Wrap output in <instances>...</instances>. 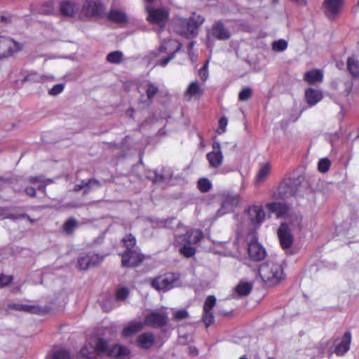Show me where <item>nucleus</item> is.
<instances>
[{
	"mask_svg": "<svg viewBox=\"0 0 359 359\" xmlns=\"http://www.w3.org/2000/svg\"><path fill=\"white\" fill-rule=\"evenodd\" d=\"M270 212L276 213L278 218H283L278 231V236L281 247L283 249H288L293 243V236L290 227L299 226L302 222V217L292 211L288 206L284 203L272 202L266 205Z\"/></svg>",
	"mask_w": 359,
	"mask_h": 359,
	"instance_id": "f257e3e1",
	"label": "nucleus"
},
{
	"mask_svg": "<svg viewBox=\"0 0 359 359\" xmlns=\"http://www.w3.org/2000/svg\"><path fill=\"white\" fill-rule=\"evenodd\" d=\"M204 18L196 13L189 18L177 16L174 20V31L187 39L198 35L199 27L204 22Z\"/></svg>",
	"mask_w": 359,
	"mask_h": 359,
	"instance_id": "f03ea898",
	"label": "nucleus"
},
{
	"mask_svg": "<svg viewBox=\"0 0 359 359\" xmlns=\"http://www.w3.org/2000/svg\"><path fill=\"white\" fill-rule=\"evenodd\" d=\"M259 274L262 280L269 285H275L283 279V269L280 264L268 261L262 264L259 269Z\"/></svg>",
	"mask_w": 359,
	"mask_h": 359,
	"instance_id": "7ed1b4c3",
	"label": "nucleus"
},
{
	"mask_svg": "<svg viewBox=\"0 0 359 359\" xmlns=\"http://www.w3.org/2000/svg\"><path fill=\"white\" fill-rule=\"evenodd\" d=\"M181 43L174 39H169L165 41L158 48L160 59L156 65L165 67L174 58L175 54L181 48Z\"/></svg>",
	"mask_w": 359,
	"mask_h": 359,
	"instance_id": "20e7f679",
	"label": "nucleus"
},
{
	"mask_svg": "<svg viewBox=\"0 0 359 359\" xmlns=\"http://www.w3.org/2000/svg\"><path fill=\"white\" fill-rule=\"evenodd\" d=\"M266 213L262 205H252L245 209L244 222L256 228L264 221Z\"/></svg>",
	"mask_w": 359,
	"mask_h": 359,
	"instance_id": "39448f33",
	"label": "nucleus"
},
{
	"mask_svg": "<svg viewBox=\"0 0 359 359\" xmlns=\"http://www.w3.org/2000/svg\"><path fill=\"white\" fill-rule=\"evenodd\" d=\"M90 348L93 353L97 351L113 357L126 355L130 353L128 348L118 344H114L111 347H109L107 341L102 339H97L96 340V347L90 346Z\"/></svg>",
	"mask_w": 359,
	"mask_h": 359,
	"instance_id": "423d86ee",
	"label": "nucleus"
},
{
	"mask_svg": "<svg viewBox=\"0 0 359 359\" xmlns=\"http://www.w3.org/2000/svg\"><path fill=\"white\" fill-rule=\"evenodd\" d=\"M146 9L148 13L147 20L153 25H156L162 28L168 22L169 13L167 10L163 8H154L149 5L146 6Z\"/></svg>",
	"mask_w": 359,
	"mask_h": 359,
	"instance_id": "0eeeda50",
	"label": "nucleus"
},
{
	"mask_svg": "<svg viewBox=\"0 0 359 359\" xmlns=\"http://www.w3.org/2000/svg\"><path fill=\"white\" fill-rule=\"evenodd\" d=\"M178 275L175 273H166L160 276L151 282V286L157 290H169L177 285Z\"/></svg>",
	"mask_w": 359,
	"mask_h": 359,
	"instance_id": "6e6552de",
	"label": "nucleus"
},
{
	"mask_svg": "<svg viewBox=\"0 0 359 359\" xmlns=\"http://www.w3.org/2000/svg\"><path fill=\"white\" fill-rule=\"evenodd\" d=\"M52 183L50 179H43L41 176L31 177L25 182V192L27 195L35 196L36 190L45 191L46 187Z\"/></svg>",
	"mask_w": 359,
	"mask_h": 359,
	"instance_id": "1a4fd4ad",
	"label": "nucleus"
},
{
	"mask_svg": "<svg viewBox=\"0 0 359 359\" xmlns=\"http://www.w3.org/2000/svg\"><path fill=\"white\" fill-rule=\"evenodd\" d=\"M22 46L9 37L0 36V58L7 57L20 50Z\"/></svg>",
	"mask_w": 359,
	"mask_h": 359,
	"instance_id": "9d476101",
	"label": "nucleus"
},
{
	"mask_svg": "<svg viewBox=\"0 0 359 359\" xmlns=\"http://www.w3.org/2000/svg\"><path fill=\"white\" fill-rule=\"evenodd\" d=\"M241 198L236 194H227L224 196L222 205L219 210L220 215L232 211L235 208L238 207L241 203Z\"/></svg>",
	"mask_w": 359,
	"mask_h": 359,
	"instance_id": "9b49d317",
	"label": "nucleus"
},
{
	"mask_svg": "<svg viewBox=\"0 0 359 359\" xmlns=\"http://www.w3.org/2000/svg\"><path fill=\"white\" fill-rule=\"evenodd\" d=\"M103 257L97 254L89 252L82 255L79 257L78 266L81 270H86L90 266H95L100 264Z\"/></svg>",
	"mask_w": 359,
	"mask_h": 359,
	"instance_id": "f8f14e48",
	"label": "nucleus"
},
{
	"mask_svg": "<svg viewBox=\"0 0 359 359\" xmlns=\"http://www.w3.org/2000/svg\"><path fill=\"white\" fill-rule=\"evenodd\" d=\"M344 0H324L323 7L328 18H334L341 11Z\"/></svg>",
	"mask_w": 359,
	"mask_h": 359,
	"instance_id": "ddd939ff",
	"label": "nucleus"
},
{
	"mask_svg": "<svg viewBox=\"0 0 359 359\" xmlns=\"http://www.w3.org/2000/svg\"><path fill=\"white\" fill-rule=\"evenodd\" d=\"M216 298L213 295L208 296L204 303L203 321L208 327L214 323V316L212 312L215 306Z\"/></svg>",
	"mask_w": 359,
	"mask_h": 359,
	"instance_id": "4468645a",
	"label": "nucleus"
},
{
	"mask_svg": "<svg viewBox=\"0 0 359 359\" xmlns=\"http://www.w3.org/2000/svg\"><path fill=\"white\" fill-rule=\"evenodd\" d=\"M144 257L137 250H126L122 255V265L126 267L137 266L143 261Z\"/></svg>",
	"mask_w": 359,
	"mask_h": 359,
	"instance_id": "2eb2a0df",
	"label": "nucleus"
},
{
	"mask_svg": "<svg viewBox=\"0 0 359 359\" xmlns=\"http://www.w3.org/2000/svg\"><path fill=\"white\" fill-rule=\"evenodd\" d=\"M248 251V256L252 261H261L266 256L265 248L257 241H252L249 243Z\"/></svg>",
	"mask_w": 359,
	"mask_h": 359,
	"instance_id": "dca6fc26",
	"label": "nucleus"
},
{
	"mask_svg": "<svg viewBox=\"0 0 359 359\" xmlns=\"http://www.w3.org/2000/svg\"><path fill=\"white\" fill-rule=\"evenodd\" d=\"M207 159L212 167L218 168L223 161L220 144L217 142L212 144V151L207 154Z\"/></svg>",
	"mask_w": 359,
	"mask_h": 359,
	"instance_id": "f3484780",
	"label": "nucleus"
},
{
	"mask_svg": "<svg viewBox=\"0 0 359 359\" xmlns=\"http://www.w3.org/2000/svg\"><path fill=\"white\" fill-rule=\"evenodd\" d=\"M204 93L203 88L201 86L198 81L195 80L189 83L184 93V97L190 100L191 99H198Z\"/></svg>",
	"mask_w": 359,
	"mask_h": 359,
	"instance_id": "a211bd4d",
	"label": "nucleus"
},
{
	"mask_svg": "<svg viewBox=\"0 0 359 359\" xmlns=\"http://www.w3.org/2000/svg\"><path fill=\"white\" fill-rule=\"evenodd\" d=\"M351 341V333L346 332L340 339H337L335 341L334 353L337 355H343L349 350Z\"/></svg>",
	"mask_w": 359,
	"mask_h": 359,
	"instance_id": "6ab92c4d",
	"label": "nucleus"
},
{
	"mask_svg": "<svg viewBox=\"0 0 359 359\" xmlns=\"http://www.w3.org/2000/svg\"><path fill=\"white\" fill-rule=\"evenodd\" d=\"M167 322V316L163 313L153 312L145 318V324L151 327H161Z\"/></svg>",
	"mask_w": 359,
	"mask_h": 359,
	"instance_id": "aec40b11",
	"label": "nucleus"
},
{
	"mask_svg": "<svg viewBox=\"0 0 359 359\" xmlns=\"http://www.w3.org/2000/svg\"><path fill=\"white\" fill-rule=\"evenodd\" d=\"M212 34L219 40H226L230 37L229 31L219 21L213 25Z\"/></svg>",
	"mask_w": 359,
	"mask_h": 359,
	"instance_id": "412c9836",
	"label": "nucleus"
},
{
	"mask_svg": "<svg viewBox=\"0 0 359 359\" xmlns=\"http://www.w3.org/2000/svg\"><path fill=\"white\" fill-rule=\"evenodd\" d=\"M323 98V93L320 90L308 88L305 91V99L310 106H313Z\"/></svg>",
	"mask_w": 359,
	"mask_h": 359,
	"instance_id": "4be33fe9",
	"label": "nucleus"
},
{
	"mask_svg": "<svg viewBox=\"0 0 359 359\" xmlns=\"http://www.w3.org/2000/svg\"><path fill=\"white\" fill-rule=\"evenodd\" d=\"M83 9L88 15L95 16L102 13V5L98 1H88L84 4Z\"/></svg>",
	"mask_w": 359,
	"mask_h": 359,
	"instance_id": "5701e85b",
	"label": "nucleus"
},
{
	"mask_svg": "<svg viewBox=\"0 0 359 359\" xmlns=\"http://www.w3.org/2000/svg\"><path fill=\"white\" fill-rule=\"evenodd\" d=\"M54 76L52 75H44V74H40L36 72L32 71L29 72L24 78V81H29V82H45L48 81H53Z\"/></svg>",
	"mask_w": 359,
	"mask_h": 359,
	"instance_id": "b1692460",
	"label": "nucleus"
},
{
	"mask_svg": "<svg viewBox=\"0 0 359 359\" xmlns=\"http://www.w3.org/2000/svg\"><path fill=\"white\" fill-rule=\"evenodd\" d=\"M304 80L309 84H313L317 82H322L323 74L319 69H312L304 74Z\"/></svg>",
	"mask_w": 359,
	"mask_h": 359,
	"instance_id": "393cba45",
	"label": "nucleus"
},
{
	"mask_svg": "<svg viewBox=\"0 0 359 359\" xmlns=\"http://www.w3.org/2000/svg\"><path fill=\"white\" fill-rule=\"evenodd\" d=\"M154 341V337L151 333H143L137 339V343L139 346L143 348H150Z\"/></svg>",
	"mask_w": 359,
	"mask_h": 359,
	"instance_id": "a878e982",
	"label": "nucleus"
},
{
	"mask_svg": "<svg viewBox=\"0 0 359 359\" xmlns=\"http://www.w3.org/2000/svg\"><path fill=\"white\" fill-rule=\"evenodd\" d=\"M252 289V286L248 282H241L236 287L233 294L234 298L246 296L250 294Z\"/></svg>",
	"mask_w": 359,
	"mask_h": 359,
	"instance_id": "bb28decb",
	"label": "nucleus"
},
{
	"mask_svg": "<svg viewBox=\"0 0 359 359\" xmlns=\"http://www.w3.org/2000/svg\"><path fill=\"white\" fill-rule=\"evenodd\" d=\"M108 18L116 23L123 24L127 22L128 17L126 14L119 10L113 9L111 10L108 15Z\"/></svg>",
	"mask_w": 359,
	"mask_h": 359,
	"instance_id": "cd10ccee",
	"label": "nucleus"
},
{
	"mask_svg": "<svg viewBox=\"0 0 359 359\" xmlns=\"http://www.w3.org/2000/svg\"><path fill=\"white\" fill-rule=\"evenodd\" d=\"M271 166L269 163H265L264 164H263L260 167V168L256 175L255 183L260 184V183L263 182L269 175L270 172H271Z\"/></svg>",
	"mask_w": 359,
	"mask_h": 359,
	"instance_id": "c85d7f7f",
	"label": "nucleus"
},
{
	"mask_svg": "<svg viewBox=\"0 0 359 359\" xmlns=\"http://www.w3.org/2000/svg\"><path fill=\"white\" fill-rule=\"evenodd\" d=\"M94 187H100V183L95 179H90L88 181L83 180L80 184L75 185L74 190L75 191H79L84 189V194H87L90 189Z\"/></svg>",
	"mask_w": 359,
	"mask_h": 359,
	"instance_id": "c756f323",
	"label": "nucleus"
},
{
	"mask_svg": "<svg viewBox=\"0 0 359 359\" xmlns=\"http://www.w3.org/2000/svg\"><path fill=\"white\" fill-rule=\"evenodd\" d=\"M90 346L95 348L96 341L95 342V344L90 343L83 347L80 352V354L82 357L86 358V359H97V356L103 354V353H98L97 351L93 353V350L90 348Z\"/></svg>",
	"mask_w": 359,
	"mask_h": 359,
	"instance_id": "7c9ffc66",
	"label": "nucleus"
},
{
	"mask_svg": "<svg viewBox=\"0 0 359 359\" xmlns=\"http://www.w3.org/2000/svg\"><path fill=\"white\" fill-rule=\"evenodd\" d=\"M9 308L16 311H22L32 313H38L41 311V309L36 306L24 304H12Z\"/></svg>",
	"mask_w": 359,
	"mask_h": 359,
	"instance_id": "2f4dec72",
	"label": "nucleus"
},
{
	"mask_svg": "<svg viewBox=\"0 0 359 359\" xmlns=\"http://www.w3.org/2000/svg\"><path fill=\"white\" fill-rule=\"evenodd\" d=\"M203 232L201 230H191L188 231L184 240L188 243L195 244L203 238Z\"/></svg>",
	"mask_w": 359,
	"mask_h": 359,
	"instance_id": "473e14b6",
	"label": "nucleus"
},
{
	"mask_svg": "<svg viewBox=\"0 0 359 359\" xmlns=\"http://www.w3.org/2000/svg\"><path fill=\"white\" fill-rule=\"evenodd\" d=\"M347 68L353 77H359V61L353 57H349L347 60Z\"/></svg>",
	"mask_w": 359,
	"mask_h": 359,
	"instance_id": "72a5a7b5",
	"label": "nucleus"
},
{
	"mask_svg": "<svg viewBox=\"0 0 359 359\" xmlns=\"http://www.w3.org/2000/svg\"><path fill=\"white\" fill-rule=\"evenodd\" d=\"M76 10L75 4L72 2L64 1L60 4V11L65 15L72 16L74 15Z\"/></svg>",
	"mask_w": 359,
	"mask_h": 359,
	"instance_id": "f704fd0d",
	"label": "nucleus"
},
{
	"mask_svg": "<svg viewBox=\"0 0 359 359\" xmlns=\"http://www.w3.org/2000/svg\"><path fill=\"white\" fill-rule=\"evenodd\" d=\"M143 327V324L140 322H135L130 324L128 327H125L123 330V335L124 337L130 336L135 332L140 330Z\"/></svg>",
	"mask_w": 359,
	"mask_h": 359,
	"instance_id": "c9c22d12",
	"label": "nucleus"
},
{
	"mask_svg": "<svg viewBox=\"0 0 359 359\" xmlns=\"http://www.w3.org/2000/svg\"><path fill=\"white\" fill-rule=\"evenodd\" d=\"M140 90H144L146 91L148 98H152L158 91V88L154 84L150 82L144 83L140 87Z\"/></svg>",
	"mask_w": 359,
	"mask_h": 359,
	"instance_id": "e433bc0d",
	"label": "nucleus"
},
{
	"mask_svg": "<svg viewBox=\"0 0 359 359\" xmlns=\"http://www.w3.org/2000/svg\"><path fill=\"white\" fill-rule=\"evenodd\" d=\"M123 55L121 51H113L107 56V60L111 64H119L122 62Z\"/></svg>",
	"mask_w": 359,
	"mask_h": 359,
	"instance_id": "4c0bfd02",
	"label": "nucleus"
},
{
	"mask_svg": "<svg viewBox=\"0 0 359 359\" xmlns=\"http://www.w3.org/2000/svg\"><path fill=\"white\" fill-rule=\"evenodd\" d=\"M123 242L124 245H126L127 250H134L135 245H136V240L135 238L131 235H127L123 238Z\"/></svg>",
	"mask_w": 359,
	"mask_h": 359,
	"instance_id": "58836bf2",
	"label": "nucleus"
},
{
	"mask_svg": "<svg viewBox=\"0 0 359 359\" xmlns=\"http://www.w3.org/2000/svg\"><path fill=\"white\" fill-rule=\"evenodd\" d=\"M70 354L65 349H58L53 352L50 359H69Z\"/></svg>",
	"mask_w": 359,
	"mask_h": 359,
	"instance_id": "ea45409f",
	"label": "nucleus"
},
{
	"mask_svg": "<svg viewBox=\"0 0 359 359\" xmlns=\"http://www.w3.org/2000/svg\"><path fill=\"white\" fill-rule=\"evenodd\" d=\"M287 48V42L284 39L275 41L272 43V49L276 52H282Z\"/></svg>",
	"mask_w": 359,
	"mask_h": 359,
	"instance_id": "a19ab883",
	"label": "nucleus"
},
{
	"mask_svg": "<svg viewBox=\"0 0 359 359\" xmlns=\"http://www.w3.org/2000/svg\"><path fill=\"white\" fill-rule=\"evenodd\" d=\"M77 221L75 219H69L64 224L63 230L67 233H71L77 226Z\"/></svg>",
	"mask_w": 359,
	"mask_h": 359,
	"instance_id": "79ce46f5",
	"label": "nucleus"
},
{
	"mask_svg": "<svg viewBox=\"0 0 359 359\" xmlns=\"http://www.w3.org/2000/svg\"><path fill=\"white\" fill-rule=\"evenodd\" d=\"M129 294V290L126 287L118 288L116 292V299L117 301L125 300Z\"/></svg>",
	"mask_w": 359,
	"mask_h": 359,
	"instance_id": "37998d69",
	"label": "nucleus"
},
{
	"mask_svg": "<svg viewBox=\"0 0 359 359\" xmlns=\"http://www.w3.org/2000/svg\"><path fill=\"white\" fill-rule=\"evenodd\" d=\"M330 166V161L327 158L320 159L318 164V169L320 172L325 173L328 171Z\"/></svg>",
	"mask_w": 359,
	"mask_h": 359,
	"instance_id": "c03bdc74",
	"label": "nucleus"
},
{
	"mask_svg": "<svg viewBox=\"0 0 359 359\" xmlns=\"http://www.w3.org/2000/svg\"><path fill=\"white\" fill-rule=\"evenodd\" d=\"M198 187L202 192H207L211 188V183L207 179H201L198 182Z\"/></svg>",
	"mask_w": 359,
	"mask_h": 359,
	"instance_id": "a18cd8bd",
	"label": "nucleus"
},
{
	"mask_svg": "<svg viewBox=\"0 0 359 359\" xmlns=\"http://www.w3.org/2000/svg\"><path fill=\"white\" fill-rule=\"evenodd\" d=\"M180 252L185 257H191L196 253V249L192 246L184 245L180 248Z\"/></svg>",
	"mask_w": 359,
	"mask_h": 359,
	"instance_id": "49530a36",
	"label": "nucleus"
},
{
	"mask_svg": "<svg viewBox=\"0 0 359 359\" xmlns=\"http://www.w3.org/2000/svg\"><path fill=\"white\" fill-rule=\"evenodd\" d=\"M252 96V90L250 88H245L241 90L238 95V99L241 101H247Z\"/></svg>",
	"mask_w": 359,
	"mask_h": 359,
	"instance_id": "de8ad7c7",
	"label": "nucleus"
},
{
	"mask_svg": "<svg viewBox=\"0 0 359 359\" xmlns=\"http://www.w3.org/2000/svg\"><path fill=\"white\" fill-rule=\"evenodd\" d=\"M208 63L209 60H207L198 71V76L203 81H205L208 78Z\"/></svg>",
	"mask_w": 359,
	"mask_h": 359,
	"instance_id": "09e8293b",
	"label": "nucleus"
},
{
	"mask_svg": "<svg viewBox=\"0 0 359 359\" xmlns=\"http://www.w3.org/2000/svg\"><path fill=\"white\" fill-rule=\"evenodd\" d=\"M65 88V85L62 83H58L55 85L52 88H50L48 91L49 95H57L61 93Z\"/></svg>",
	"mask_w": 359,
	"mask_h": 359,
	"instance_id": "8fccbe9b",
	"label": "nucleus"
},
{
	"mask_svg": "<svg viewBox=\"0 0 359 359\" xmlns=\"http://www.w3.org/2000/svg\"><path fill=\"white\" fill-rule=\"evenodd\" d=\"M228 124V119L226 117H222L219 121V126L217 133L222 134L225 132L226 128Z\"/></svg>",
	"mask_w": 359,
	"mask_h": 359,
	"instance_id": "3c124183",
	"label": "nucleus"
},
{
	"mask_svg": "<svg viewBox=\"0 0 359 359\" xmlns=\"http://www.w3.org/2000/svg\"><path fill=\"white\" fill-rule=\"evenodd\" d=\"M13 280L12 276H7L4 274H0V288L9 285Z\"/></svg>",
	"mask_w": 359,
	"mask_h": 359,
	"instance_id": "603ef678",
	"label": "nucleus"
},
{
	"mask_svg": "<svg viewBox=\"0 0 359 359\" xmlns=\"http://www.w3.org/2000/svg\"><path fill=\"white\" fill-rule=\"evenodd\" d=\"M174 317L176 319L182 320L188 317V313L186 310H180L175 313Z\"/></svg>",
	"mask_w": 359,
	"mask_h": 359,
	"instance_id": "864d4df0",
	"label": "nucleus"
},
{
	"mask_svg": "<svg viewBox=\"0 0 359 359\" xmlns=\"http://www.w3.org/2000/svg\"><path fill=\"white\" fill-rule=\"evenodd\" d=\"M285 189V188H284V187H281L280 188V194L281 195H283V197H287V196H290V195H292V193H290V194H287L286 192H285V191H283V189Z\"/></svg>",
	"mask_w": 359,
	"mask_h": 359,
	"instance_id": "5fc2aeb1",
	"label": "nucleus"
},
{
	"mask_svg": "<svg viewBox=\"0 0 359 359\" xmlns=\"http://www.w3.org/2000/svg\"><path fill=\"white\" fill-rule=\"evenodd\" d=\"M299 4L305 5L306 4V0H295Z\"/></svg>",
	"mask_w": 359,
	"mask_h": 359,
	"instance_id": "6e6d98bb",
	"label": "nucleus"
},
{
	"mask_svg": "<svg viewBox=\"0 0 359 359\" xmlns=\"http://www.w3.org/2000/svg\"><path fill=\"white\" fill-rule=\"evenodd\" d=\"M194 45H195V41H191V42L189 43V46H189V48L190 50H191V49L194 48Z\"/></svg>",
	"mask_w": 359,
	"mask_h": 359,
	"instance_id": "4d7b16f0",
	"label": "nucleus"
},
{
	"mask_svg": "<svg viewBox=\"0 0 359 359\" xmlns=\"http://www.w3.org/2000/svg\"><path fill=\"white\" fill-rule=\"evenodd\" d=\"M25 215H20L19 216H15V217H12V218L13 219H18V218H20V217H25Z\"/></svg>",
	"mask_w": 359,
	"mask_h": 359,
	"instance_id": "13d9d810",
	"label": "nucleus"
},
{
	"mask_svg": "<svg viewBox=\"0 0 359 359\" xmlns=\"http://www.w3.org/2000/svg\"><path fill=\"white\" fill-rule=\"evenodd\" d=\"M239 359H248V358H246V357H245V356H243V357L240 358Z\"/></svg>",
	"mask_w": 359,
	"mask_h": 359,
	"instance_id": "bf43d9fd",
	"label": "nucleus"
},
{
	"mask_svg": "<svg viewBox=\"0 0 359 359\" xmlns=\"http://www.w3.org/2000/svg\"><path fill=\"white\" fill-rule=\"evenodd\" d=\"M3 17L1 15H0V22L3 20Z\"/></svg>",
	"mask_w": 359,
	"mask_h": 359,
	"instance_id": "052dcab7",
	"label": "nucleus"
},
{
	"mask_svg": "<svg viewBox=\"0 0 359 359\" xmlns=\"http://www.w3.org/2000/svg\"><path fill=\"white\" fill-rule=\"evenodd\" d=\"M342 65H343V63H341V65L337 64V67H341V66H342Z\"/></svg>",
	"mask_w": 359,
	"mask_h": 359,
	"instance_id": "680f3d73",
	"label": "nucleus"
},
{
	"mask_svg": "<svg viewBox=\"0 0 359 359\" xmlns=\"http://www.w3.org/2000/svg\"><path fill=\"white\" fill-rule=\"evenodd\" d=\"M342 65H343V63H341V65L337 64V67H341V66H342Z\"/></svg>",
	"mask_w": 359,
	"mask_h": 359,
	"instance_id": "e2e57ef3",
	"label": "nucleus"
},
{
	"mask_svg": "<svg viewBox=\"0 0 359 359\" xmlns=\"http://www.w3.org/2000/svg\"><path fill=\"white\" fill-rule=\"evenodd\" d=\"M177 241L178 242H180V238H177Z\"/></svg>",
	"mask_w": 359,
	"mask_h": 359,
	"instance_id": "0e129e2a",
	"label": "nucleus"
},
{
	"mask_svg": "<svg viewBox=\"0 0 359 359\" xmlns=\"http://www.w3.org/2000/svg\"><path fill=\"white\" fill-rule=\"evenodd\" d=\"M268 359H273V358H268Z\"/></svg>",
	"mask_w": 359,
	"mask_h": 359,
	"instance_id": "69168bd1",
	"label": "nucleus"
}]
</instances>
